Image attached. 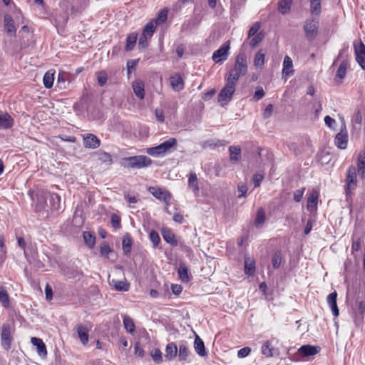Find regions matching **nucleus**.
Segmentation results:
<instances>
[{
  "instance_id": "nucleus-1",
  "label": "nucleus",
  "mask_w": 365,
  "mask_h": 365,
  "mask_svg": "<svg viewBox=\"0 0 365 365\" xmlns=\"http://www.w3.org/2000/svg\"><path fill=\"white\" fill-rule=\"evenodd\" d=\"M312 18L306 20L304 29L308 40L314 39L318 34L319 21V0H310Z\"/></svg>"
},
{
  "instance_id": "nucleus-2",
  "label": "nucleus",
  "mask_w": 365,
  "mask_h": 365,
  "mask_svg": "<svg viewBox=\"0 0 365 365\" xmlns=\"http://www.w3.org/2000/svg\"><path fill=\"white\" fill-rule=\"evenodd\" d=\"M177 145V140L175 138H170L158 145L147 148L146 153L154 158L163 157L175 150Z\"/></svg>"
},
{
  "instance_id": "nucleus-3",
  "label": "nucleus",
  "mask_w": 365,
  "mask_h": 365,
  "mask_svg": "<svg viewBox=\"0 0 365 365\" xmlns=\"http://www.w3.org/2000/svg\"><path fill=\"white\" fill-rule=\"evenodd\" d=\"M247 71V57L244 53H240L236 57L234 67L229 71L228 76L226 79L237 83L240 77L245 75Z\"/></svg>"
},
{
  "instance_id": "nucleus-4",
  "label": "nucleus",
  "mask_w": 365,
  "mask_h": 365,
  "mask_svg": "<svg viewBox=\"0 0 365 365\" xmlns=\"http://www.w3.org/2000/svg\"><path fill=\"white\" fill-rule=\"evenodd\" d=\"M121 164L125 168L141 169L151 165L152 160L145 155H135L123 158Z\"/></svg>"
},
{
  "instance_id": "nucleus-5",
  "label": "nucleus",
  "mask_w": 365,
  "mask_h": 365,
  "mask_svg": "<svg viewBox=\"0 0 365 365\" xmlns=\"http://www.w3.org/2000/svg\"><path fill=\"white\" fill-rule=\"evenodd\" d=\"M155 31V24L154 21H149L145 24L143 29V32L139 38V48L145 49L148 46V40L152 38Z\"/></svg>"
},
{
  "instance_id": "nucleus-6",
  "label": "nucleus",
  "mask_w": 365,
  "mask_h": 365,
  "mask_svg": "<svg viewBox=\"0 0 365 365\" xmlns=\"http://www.w3.org/2000/svg\"><path fill=\"white\" fill-rule=\"evenodd\" d=\"M236 83L226 79L225 86L221 89L218 94V101L222 106L231 101L235 91Z\"/></svg>"
},
{
  "instance_id": "nucleus-7",
  "label": "nucleus",
  "mask_w": 365,
  "mask_h": 365,
  "mask_svg": "<svg viewBox=\"0 0 365 365\" xmlns=\"http://www.w3.org/2000/svg\"><path fill=\"white\" fill-rule=\"evenodd\" d=\"M357 187L356 168L351 165L347 170L346 178V194L348 195Z\"/></svg>"
},
{
  "instance_id": "nucleus-8",
  "label": "nucleus",
  "mask_w": 365,
  "mask_h": 365,
  "mask_svg": "<svg viewBox=\"0 0 365 365\" xmlns=\"http://www.w3.org/2000/svg\"><path fill=\"white\" fill-rule=\"evenodd\" d=\"M230 48V41L224 43L217 50L212 53V58L217 63H222L227 59L229 50Z\"/></svg>"
},
{
  "instance_id": "nucleus-9",
  "label": "nucleus",
  "mask_w": 365,
  "mask_h": 365,
  "mask_svg": "<svg viewBox=\"0 0 365 365\" xmlns=\"http://www.w3.org/2000/svg\"><path fill=\"white\" fill-rule=\"evenodd\" d=\"M356 61L365 70V45L359 40L357 43H354Z\"/></svg>"
},
{
  "instance_id": "nucleus-10",
  "label": "nucleus",
  "mask_w": 365,
  "mask_h": 365,
  "mask_svg": "<svg viewBox=\"0 0 365 365\" xmlns=\"http://www.w3.org/2000/svg\"><path fill=\"white\" fill-rule=\"evenodd\" d=\"M348 132L346 125L341 126L340 131L336 135L334 143L336 146L341 150L346 149L348 143Z\"/></svg>"
},
{
  "instance_id": "nucleus-11",
  "label": "nucleus",
  "mask_w": 365,
  "mask_h": 365,
  "mask_svg": "<svg viewBox=\"0 0 365 365\" xmlns=\"http://www.w3.org/2000/svg\"><path fill=\"white\" fill-rule=\"evenodd\" d=\"M148 190L155 198L169 205L171 195L168 190L157 187H150Z\"/></svg>"
},
{
  "instance_id": "nucleus-12",
  "label": "nucleus",
  "mask_w": 365,
  "mask_h": 365,
  "mask_svg": "<svg viewBox=\"0 0 365 365\" xmlns=\"http://www.w3.org/2000/svg\"><path fill=\"white\" fill-rule=\"evenodd\" d=\"M4 29L8 36L14 37L16 35V27L12 16L6 14L4 16Z\"/></svg>"
},
{
  "instance_id": "nucleus-13",
  "label": "nucleus",
  "mask_w": 365,
  "mask_h": 365,
  "mask_svg": "<svg viewBox=\"0 0 365 365\" xmlns=\"http://www.w3.org/2000/svg\"><path fill=\"white\" fill-rule=\"evenodd\" d=\"M83 145L86 148L96 149L101 145V140L93 134L88 133L83 137Z\"/></svg>"
},
{
  "instance_id": "nucleus-14",
  "label": "nucleus",
  "mask_w": 365,
  "mask_h": 365,
  "mask_svg": "<svg viewBox=\"0 0 365 365\" xmlns=\"http://www.w3.org/2000/svg\"><path fill=\"white\" fill-rule=\"evenodd\" d=\"M277 343L278 340L274 337L264 341L261 347L262 354L266 357H272L274 350V346Z\"/></svg>"
},
{
  "instance_id": "nucleus-15",
  "label": "nucleus",
  "mask_w": 365,
  "mask_h": 365,
  "mask_svg": "<svg viewBox=\"0 0 365 365\" xmlns=\"http://www.w3.org/2000/svg\"><path fill=\"white\" fill-rule=\"evenodd\" d=\"M71 75L67 72L60 71L58 74L56 86L59 89H66L71 81Z\"/></svg>"
},
{
  "instance_id": "nucleus-16",
  "label": "nucleus",
  "mask_w": 365,
  "mask_h": 365,
  "mask_svg": "<svg viewBox=\"0 0 365 365\" xmlns=\"http://www.w3.org/2000/svg\"><path fill=\"white\" fill-rule=\"evenodd\" d=\"M1 344L2 346L6 349H10L11 346V330L9 325L4 324L2 327L1 332Z\"/></svg>"
},
{
  "instance_id": "nucleus-17",
  "label": "nucleus",
  "mask_w": 365,
  "mask_h": 365,
  "mask_svg": "<svg viewBox=\"0 0 365 365\" xmlns=\"http://www.w3.org/2000/svg\"><path fill=\"white\" fill-rule=\"evenodd\" d=\"M293 62L289 56H285L283 61L282 78L287 80L294 74Z\"/></svg>"
},
{
  "instance_id": "nucleus-18",
  "label": "nucleus",
  "mask_w": 365,
  "mask_h": 365,
  "mask_svg": "<svg viewBox=\"0 0 365 365\" xmlns=\"http://www.w3.org/2000/svg\"><path fill=\"white\" fill-rule=\"evenodd\" d=\"M318 203V192L317 190H313L307 198V210L310 212H317Z\"/></svg>"
},
{
  "instance_id": "nucleus-19",
  "label": "nucleus",
  "mask_w": 365,
  "mask_h": 365,
  "mask_svg": "<svg viewBox=\"0 0 365 365\" xmlns=\"http://www.w3.org/2000/svg\"><path fill=\"white\" fill-rule=\"evenodd\" d=\"M161 234L163 240L173 247L178 245V241L175 238V234L168 227H163L161 230Z\"/></svg>"
},
{
  "instance_id": "nucleus-20",
  "label": "nucleus",
  "mask_w": 365,
  "mask_h": 365,
  "mask_svg": "<svg viewBox=\"0 0 365 365\" xmlns=\"http://www.w3.org/2000/svg\"><path fill=\"white\" fill-rule=\"evenodd\" d=\"M318 346L309 344L302 345L298 349V354L303 357L314 356L318 353Z\"/></svg>"
},
{
  "instance_id": "nucleus-21",
  "label": "nucleus",
  "mask_w": 365,
  "mask_h": 365,
  "mask_svg": "<svg viewBox=\"0 0 365 365\" xmlns=\"http://www.w3.org/2000/svg\"><path fill=\"white\" fill-rule=\"evenodd\" d=\"M31 342L36 347L39 356L45 357L47 355L46 346L41 339L31 337Z\"/></svg>"
},
{
  "instance_id": "nucleus-22",
  "label": "nucleus",
  "mask_w": 365,
  "mask_h": 365,
  "mask_svg": "<svg viewBox=\"0 0 365 365\" xmlns=\"http://www.w3.org/2000/svg\"><path fill=\"white\" fill-rule=\"evenodd\" d=\"M170 85L175 91H180L184 88V82L181 76L175 73L170 78Z\"/></svg>"
},
{
  "instance_id": "nucleus-23",
  "label": "nucleus",
  "mask_w": 365,
  "mask_h": 365,
  "mask_svg": "<svg viewBox=\"0 0 365 365\" xmlns=\"http://www.w3.org/2000/svg\"><path fill=\"white\" fill-rule=\"evenodd\" d=\"M76 330L81 342L83 345H86L88 342V329L83 324H78Z\"/></svg>"
},
{
  "instance_id": "nucleus-24",
  "label": "nucleus",
  "mask_w": 365,
  "mask_h": 365,
  "mask_svg": "<svg viewBox=\"0 0 365 365\" xmlns=\"http://www.w3.org/2000/svg\"><path fill=\"white\" fill-rule=\"evenodd\" d=\"M293 0H279L277 10L281 14L286 15L290 12Z\"/></svg>"
},
{
  "instance_id": "nucleus-25",
  "label": "nucleus",
  "mask_w": 365,
  "mask_h": 365,
  "mask_svg": "<svg viewBox=\"0 0 365 365\" xmlns=\"http://www.w3.org/2000/svg\"><path fill=\"white\" fill-rule=\"evenodd\" d=\"M336 297L337 294L336 292L329 294L327 297V303L329 305L332 314L334 317L339 316V309L336 304Z\"/></svg>"
},
{
  "instance_id": "nucleus-26",
  "label": "nucleus",
  "mask_w": 365,
  "mask_h": 365,
  "mask_svg": "<svg viewBox=\"0 0 365 365\" xmlns=\"http://www.w3.org/2000/svg\"><path fill=\"white\" fill-rule=\"evenodd\" d=\"M178 274L182 282H188L190 280L188 268L184 262L180 263Z\"/></svg>"
},
{
  "instance_id": "nucleus-27",
  "label": "nucleus",
  "mask_w": 365,
  "mask_h": 365,
  "mask_svg": "<svg viewBox=\"0 0 365 365\" xmlns=\"http://www.w3.org/2000/svg\"><path fill=\"white\" fill-rule=\"evenodd\" d=\"M178 354V346L174 342L168 344L165 348V357L171 361L174 359Z\"/></svg>"
},
{
  "instance_id": "nucleus-28",
  "label": "nucleus",
  "mask_w": 365,
  "mask_h": 365,
  "mask_svg": "<svg viewBox=\"0 0 365 365\" xmlns=\"http://www.w3.org/2000/svg\"><path fill=\"white\" fill-rule=\"evenodd\" d=\"M144 83L141 81H135L133 83V89L135 95L140 100L145 97Z\"/></svg>"
},
{
  "instance_id": "nucleus-29",
  "label": "nucleus",
  "mask_w": 365,
  "mask_h": 365,
  "mask_svg": "<svg viewBox=\"0 0 365 365\" xmlns=\"http://www.w3.org/2000/svg\"><path fill=\"white\" fill-rule=\"evenodd\" d=\"M13 123V119L8 113L0 112V129L9 128Z\"/></svg>"
},
{
  "instance_id": "nucleus-30",
  "label": "nucleus",
  "mask_w": 365,
  "mask_h": 365,
  "mask_svg": "<svg viewBox=\"0 0 365 365\" xmlns=\"http://www.w3.org/2000/svg\"><path fill=\"white\" fill-rule=\"evenodd\" d=\"M357 171L361 178L365 177V150L361 151L358 156Z\"/></svg>"
},
{
  "instance_id": "nucleus-31",
  "label": "nucleus",
  "mask_w": 365,
  "mask_h": 365,
  "mask_svg": "<svg viewBox=\"0 0 365 365\" xmlns=\"http://www.w3.org/2000/svg\"><path fill=\"white\" fill-rule=\"evenodd\" d=\"M194 348L199 356H205L207 355L204 342L197 335H196L195 339Z\"/></svg>"
},
{
  "instance_id": "nucleus-32",
  "label": "nucleus",
  "mask_w": 365,
  "mask_h": 365,
  "mask_svg": "<svg viewBox=\"0 0 365 365\" xmlns=\"http://www.w3.org/2000/svg\"><path fill=\"white\" fill-rule=\"evenodd\" d=\"M24 255L29 263H35L38 255L36 248L32 245L28 246L25 250Z\"/></svg>"
},
{
  "instance_id": "nucleus-33",
  "label": "nucleus",
  "mask_w": 365,
  "mask_h": 365,
  "mask_svg": "<svg viewBox=\"0 0 365 365\" xmlns=\"http://www.w3.org/2000/svg\"><path fill=\"white\" fill-rule=\"evenodd\" d=\"M110 284L113 286L117 291L126 292L129 289L130 284L128 283L126 279L124 280H115L112 279L110 282Z\"/></svg>"
},
{
  "instance_id": "nucleus-34",
  "label": "nucleus",
  "mask_w": 365,
  "mask_h": 365,
  "mask_svg": "<svg viewBox=\"0 0 365 365\" xmlns=\"http://www.w3.org/2000/svg\"><path fill=\"white\" fill-rule=\"evenodd\" d=\"M54 74L55 71L53 70H48L43 76V83L46 88H51L54 82Z\"/></svg>"
},
{
  "instance_id": "nucleus-35",
  "label": "nucleus",
  "mask_w": 365,
  "mask_h": 365,
  "mask_svg": "<svg viewBox=\"0 0 365 365\" xmlns=\"http://www.w3.org/2000/svg\"><path fill=\"white\" fill-rule=\"evenodd\" d=\"M265 52L262 49L257 51L254 59V66L257 69H262L264 65Z\"/></svg>"
},
{
  "instance_id": "nucleus-36",
  "label": "nucleus",
  "mask_w": 365,
  "mask_h": 365,
  "mask_svg": "<svg viewBox=\"0 0 365 365\" xmlns=\"http://www.w3.org/2000/svg\"><path fill=\"white\" fill-rule=\"evenodd\" d=\"M188 187L192 189L195 195L198 193L200 188L197 183V175L195 173H191L189 175Z\"/></svg>"
},
{
  "instance_id": "nucleus-37",
  "label": "nucleus",
  "mask_w": 365,
  "mask_h": 365,
  "mask_svg": "<svg viewBox=\"0 0 365 365\" xmlns=\"http://www.w3.org/2000/svg\"><path fill=\"white\" fill-rule=\"evenodd\" d=\"M83 237L85 244L91 249H92L96 245V237L91 232L85 231L83 233Z\"/></svg>"
},
{
  "instance_id": "nucleus-38",
  "label": "nucleus",
  "mask_w": 365,
  "mask_h": 365,
  "mask_svg": "<svg viewBox=\"0 0 365 365\" xmlns=\"http://www.w3.org/2000/svg\"><path fill=\"white\" fill-rule=\"evenodd\" d=\"M255 271V261L250 257H245V273L248 276H251Z\"/></svg>"
},
{
  "instance_id": "nucleus-39",
  "label": "nucleus",
  "mask_w": 365,
  "mask_h": 365,
  "mask_svg": "<svg viewBox=\"0 0 365 365\" xmlns=\"http://www.w3.org/2000/svg\"><path fill=\"white\" fill-rule=\"evenodd\" d=\"M48 200L51 210H57L60 208L61 197L58 194H49Z\"/></svg>"
},
{
  "instance_id": "nucleus-40",
  "label": "nucleus",
  "mask_w": 365,
  "mask_h": 365,
  "mask_svg": "<svg viewBox=\"0 0 365 365\" xmlns=\"http://www.w3.org/2000/svg\"><path fill=\"white\" fill-rule=\"evenodd\" d=\"M230 160L237 162L241 158V148L240 146H230L229 148Z\"/></svg>"
},
{
  "instance_id": "nucleus-41",
  "label": "nucleus",
  "mask_w": 365,
  "mask_h": 365,
  "mask_svg": "<svg viewBox=\"0 0 365 365\" xmlns=\"http://www.w3.org/2000/svg\"><path fill=\"white\" fill-rule=\"evenodd\" d=\"M138 39V34L135 32L130 34L126 38L125 50L131 51L136 43Z\"/></svg>"
},
{
  "instance_id": "nucleus-42",
  "label": "nucleus",
  "mask_w": 365,
  "mask_h": 365,
  "mask_svg": "<svg viewBox=\"0 0 365 365\" xmlns=\"http://www.w3.org/2000/svg\"><path fill=\"white\" fill-rule=\"evenodd\" d=\"M266 220L264 210L260 207L257 210L256 217L255 220V225L256 227H260L264 223Z\"/></svg>"
},
{
  "instance_id": "nucleus-43",
  "label": "nucleus",
  "mask_w": 365,
  "mask_h": 365,
  "mask_svg": "<svg viewBox=\"0 0 365 365\" xmlns=\"http://www.w3.org/2000/svg\"><path fill=\"white\" fill-rule=\"evenodd\" d=\"M123 250L125 254H128L130 252L131 247H132V238L130 237L129 234H126L123 238L122 242Z\"/></svg>"
},
{
  "instance_id": "nucleus-44",
  "label": "nucleus",
  "mask_w": 365,
  "mask_h": 365,
  "mask_svg": "<svg viewBox=\"0 0 365 365\" xmlns=\"http://www.w3.org/2000/svg\"><path fill=\"white\" fill-rule=\"evenodd\" d=\"M123 326L128 333L133 334L135 331V324L133 319L127 315L123 317Z\"/></svg>"
},
{
  "instance_id": "nucleus-45",
  "label": "nucleus",
  "mask_w": 365,
  "mask_h": 365,
  "mask_svg": "<svg viewBox=\"0 0 365 365\" xmlns=\"http://www.w3.org/2000/svg\"><path fill=\"white\" fill-rule=\"evenodd\" d=\"M347 68V62L346 61H343L341 62L336 75V78H339L340 82L344 78L346 73Z\"/></svg>"
},
{
  "instance_id": "nucleus-46",
  "label": "nucleus",
  "mask_w": 365,
  "mask_h": 365,
  "mask_svg": "<svg viewBox=\"0 0 365 365\" xmlns=\"http://www.w3.org/2000/svg\"><path fill=\"white\" fill-rule=\"evenodd\" d=\"M0 303L4 307H9V297L7 294L6 288L3 286H0Z\"/></svg>"
},
{
  "instance_id": "nucleus-47",
  "label": "nucleus",
  "mask_w": 365,
  "mask_h": 365,
  "mask_svg": "<svg viewBox=\"0 0 365 365\" xmlns=\"http://www.w3.org/2000/svg\"><path fill=\"white\" fill-rule=\"evenodd\" d=\"M188 349L185 343L181 342L179 345V359L180 361H186L188 357Z\"/></svg>"
},
{
  "instance_id": "nucleus-48",
  "label": "nucleus",
  "mask_w": 365,
  "mask_h": 365,
  "mask_svg": "<svg viewBox=\"0 0 365 365\" xmlns=\"http://www.w3.org/2000/svg\"><path fill=\"white\" fill-rule=\"evenodd\" d=\"M98 160L106 165H111L113 163V159L111 155L105 151H100L98 154Z\"/></svg>"
},
{
  "instance_id": "nucleus-49",
  "label": "nucleus",
  "mask_w": 365,
  "mask_h": 365,
  "mask_svg": "<svg viewBox=\"0 0 365 365\" xmlns=\"http://www.w3.org/2000/svg\"><path fill=\"white\" fill-rule=\"evenodd\" d=\"M168 9H163L159 12L157 18L155 19L151 20L150 21H154L156 27L158 24L164 23L165 21L168 17Z\"/></svg>"
},
{
  "instance_id": "nucleus-50",
  "label": "nucleus",
  "mask_w": 365,
  "mask_h": 365,
  "mask_svg": "<svg viewBox=\"0 0 365 365\" xmlns=\"http://www.w3.org/2000/svg\"><path fill=\"white\" fill-rule=\"evenodd\" d=\"M113 252V250L110 247L109 245L106 242H103L101 245L100 254L102 257L108 258V255Z\"/></svg>"
},
{
  "instance_id": "nucleus-51",
  "label": "nucleus",
  "mask_w": 365,
  "mask_h": 365,
  "mask_svg": "<svg viewBox=\"0 0 365 365\" xmlns=\"http://www.w3.org/2000/svg\"><path fill=\"white\" fill-rule=\"evenodd\" d=\"M149 239L152 242L154 247H158L160 242V236H159L158 233L154 230H152L150 232Z\"/></svg>"
},
{
  "instance_id": "nucleus-52",
  "label": "nucleus",
  "mask_w": 365,
  "mask_h": 365,
  "mask_svg": "<svg viewBox=\"0 0 365 365\" xmlns=\"http://www.w3.org/2000/svg\"><path fill=\"white\" fill-rule=\"evenodd\" d=\"M282 262V254L279 251L276 252L272 257V267L274 269L279 268Z\"/></svg>"
},
{
  "instance_id": "nucleus-53",
  "label": "nucleus",
  "mask_w": 365,
  "mask_h": 365,
  "mask_svg": "<svg viewBox=\"0 0 365 365\" xmlns=\"http://www.w3.org/2000/svg\"><path fill=\"white\" fill-rule=\"evenodd\" d=\"M98 83L100 86L106 85L108 79L107 73L105 71H101L97 73Z\"/></svg>"
},
{
  "instance_id": "nucleus-54",
  "label": "nucleus",
  "mask_w": 365,
  "mask_h": 365,
  "mask_svg": "<svg viewBox=\"0 0 365 365\" xmlns=\"http://www.w3.org/2000/svg\"><path fill=\"white\" fill-rule=\"evenodd\" d=\"M264 179V174L261 173H255L253 175V182L255 187H257L260 185L262 181Z\"/></svg>"
},
{
  "instance_id": "nucleus-55",
  "label": "nucleus",
  "mask_w": 365,
  "mask_h": 365,
  "mask_svg": "<svg viewBox=\"0 0 365 365\" xmlns=\"http://www.w3.org/2000/svg\"><path fill=\"white\" fill-rule=\"evenodd\" d=\"M260 28V24L259 22H255L249 29L248 36L249 37L257 35V32L259 31Z\"/></svg>"
},
{
  "instance_id": "nucleus-56",
  "label": "nucleus",
  "mask_w": 365,
  "mask_h": 365,
  "mask_svg": "<svg viewBox=\"0 0 365 365\" xmlns=\"http://www.w3.org/2000/svg\"><path fill=\"white\" fill-rule=\"evenodd\" d=\"M6 254V247L4 243V238L0 235V258H4Z\"/></svg>"
},
{
  "instance_id": "nucleus-57",
  "label": "nucleus",
  "mask_w": 365,
  "mask_h": 365,
  "mask_svg": "<svg viewBox=\"0 0 365 365\" xmlns=\"http://www.w3.org/2000/svg\"><path fill=\"white\" fill-rule=\"evenodd\" d=\"M152 358H153V360L156 362V363H159L162 361V353L161 351L156 349H155L153 352H152Z\"/></svg>"
},
{
  "instance_id": "nucleus-58",
  "label": "nucleus",
  "mask_w": 365,
  "mask_h": 365,
  "mask_svg": "<svg viewBox=\"0 0 365 365\" xmlns=\"http://www.w3.org/2000/svg\"><path fill=\"white\" fill-rule=\"evenodd\" d=\"M324 123L327 126L331 129H334V126L336 125V120L329 115L324 117Z\"/></svg>"
},
{
  "instance_id": "nucleus-59",
  "label": "nucleus",
  "mask_w": 365,
  "mask_h": 365,
  "mask_svg": "<svg viewBox=\"0 0 365 365\" xmlns=\"http://www.w3.org/2000/svg\"><path fill=\"white\" fill-rule=\"evenodd\" d=\"M251 351V349L250 347H244L240 349L237 352V356L239 358H245L247 356Z\"/></svg>"
},
{
  "instance_id": "nucleus-60",
  "label": "nucleus",
  "mask_w": 365,
  "mask_h": 365,
  "mask_svg": "<svg viewBox=\"0 0 365 365\" xmlns=\"http://www.w3.org/2000/svg\"><path fill=\"white\" fill-rule=\"evenodd\" d=\"M264 96V92L262 87H257L256 91L254 94V98L256 101H259L262 99Z\"/></svg>"
},
{
  "instance_id": "nucleus-61",
  "label": "nucleus",
  "mask_w": 365,
  "mask_h": 365,
  "mask_svg": "<svg viewBox=\"0 0 365 365\" xmlns=\"http://www.w3.org/2000/svg\"><path fill=\"white\" fill-rule=\"evenodd\" d=\"M238 192H240L238 197H245L246 192H247V186L245 184L241 183L239 184L237 186Z\"/></svg>"
},
{
  "instance_id": "nucleus-62",
  "label": "nucleus",
  "mask_w": 365,
  "mask_h": 365,
  "mask_svg": "<svg viewBox=\"0 0 365 365\" xmlns=\"http://www.w3.org/2000/svg\"><path fill=\"white\" fill-rule=\"evenodd\" d=\"M262 38L260 34L253 36L250 43V46L255 47L262 41Z\"/></svg>"
},
{
  "instance_id": "nucleus-63",
  "label": "nucleus",
  "mask_w": 365,
  "mask_h": 365,
  "mask_svg": "<svg viewBox=\"0 0 365 365\" xmlns=\"http://www.w3.org/2000/svg\"><path fill=\"white\" fill-rule=\"evenodd\" d=\"M111 224L115 228H119L120 226V219L117 215H113L111 216Z\"/></svg>"
},
{
  "instance_id": "nucleus-64",
  "label": "nucleus",
  "mask_w": 365,
  "mask_h": 365,
  "mask_svg": "<svg viewBox=\"0 0 365 365\" xmlns=\"http://www.w3.org/2000/svg\"><path fill=\"white\" fill-rule=\"evenodd\" d=\"M171 290L175 295H179L182 291V287L180 284H172Z\"/></svg>"
}]
</instances>
